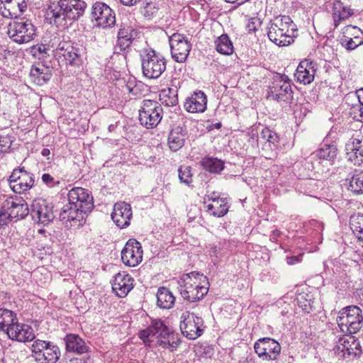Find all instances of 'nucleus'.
Returning a JSON list of instances; mask_svg holds the SVG:
<instances>
[{
	"label": "nucleus",
	"instance_id": "1",
	"mask_svg": "<svg viewBox=\"0 0 363 363\" xmlns=\"http://www.w3.org/2000/svg\"><path fill=\"white\" fill-rule=\"evenodd\" d=\"M86 3L83 0H50L45 11L47 23L66 29L84 13Z\"/></svg>",
	"mask_w": 363,
	"mask_h": 363
},
{
	"label": "nucleus",
	"instance_id": "2",
	"mask_svg": "<svg viewBox=\"0 0 363 363\" xmlns=\"http://www.w3.org/2000/svg\"><path fill=\"white\" fill-rule=\"evenodd\" d=\"M138 336L146 346L152 347V343L156 340V345L169 349L171 352L174 351L181 343L178 335L171 332L160 319L152 320L151 325L140 330Z\"/></svg>",
	"mask_w": 363,
	"mask_h": 363
},
{
	"label": "nucleus",
	"instance_id": "3",
	"mask_svg": "<svg viewBox=\"0 0 363 363\" xmlns=\"http://www.w3.org/2000/svg\"><path fill=\"white\" fill-rule=\"evenodd\" d=\"M140 58L143 74L148 79H157L166 70L165 57L149 46L142 49Z\"/></svg>",
	"mask_w": 363,
	"mask_h": 363
},
{
	"label": "nucleus",
	"instance_id": "4",
	"mask_svg": "<svg viewBox=\"0 0 363 363\" xmlns=\"http://www.w3.org/2000/svg\"><path fill=\"white\" fill-rule=\"evenodd\" d=\"M7 34L16 43H28L36 35V27L28 18H16L9 23Z\"/></svg>",
	"mask_w": 363,
	"mask_h": 363
},
{
	"label": "nucleus",
	"instance_id": "5",
	"mask_svg": "<svg viewBox=\"0 0 363 363\" xmlns=\"http://www.w3.org/2000/svg\"><path fill=\"white\" fill-rule=\"evenodd\" d=\"M337 323L342 333H356L363 325L362 309L357 306L343 308L337 317Z\"/></svg>",
	"mask_w": 363,
	"mask_h": 363
},
{
	"label": "nucleus",
	"instance_id": "6",
	"mask_svg": "<svg viewBox=\"0 0 363 363\" xmlns=\"http://www.w3.org/2000/svg\"><path fill=\"white\" fill-rule=\"evenodd\" d=\"M30 350L31 357L38 363H56L61 356L60 347L50 341L35 340Z\"/></svg>",
	"mask_w": 363,
	"mask_h": 363
},
{
	"label": "nucleus",
	"instance_id": "7",
	"mask_svg": "<svg viewBox=\"0 0 363 363\" xmlns=\"http://www.w3.org/2000/svg\"><path fill=\"white\" fill-rule=\"evenodd\" d=\"M163 117V108L161 104L154 100H144L139 110L140 124L147 129L156 128Z\"/></svg>",
	"mask_w": 363,
	"mask_h": 363
},
{
	"label": "nucleus",
	"instance_id": "8",
	"mask_svg": "<svg viewBox=\"0 0 363 363\" xmlns=\"http://www.w3.org/2000/svg\"><path fill=\"white\" fill-rule=\"evenodd\" d=\"M268 94L277 101L291 104L294 97L289 77L279 74L274 76L272 85L269 86Z\"/></svg>",
	"mask_w": 363,
	"mask_h": 363
},
{
	"label": "nucleus",
	"instance_id": "9",
	"mask_svg": "<svg viewBox=\"0 0 363 363\" xmlns=\"http://www.w3.org/2000/svg\"><path fill=\"white\" fill-rule=\"evenodd\" d=\"M57 51L64 57L67 65L78 68L82 65L85 48L82 45L71 40L62 41Z\"/></svg>",
	"mask_w": 363,
	"mask_h": 363
},
{
	"label": "nucleus",
	"instance_id": "10",
	"mask_svg": "<svg viewBox=\"0 0 363 363\" xmlns=\"http://www.w3.org/2000/svg\"><path fill=\"white\" fill-rule=\"evenodd\" d=\"M180 330L184 336L189 340H196L204 330L203 320L194 313L186 311L181 317Z\"/></svg>",
	"mask_w": 363,
	"mask_h": 363
},
{
	"label": "nucleus",
	"instance_id": "11",
	"mask_svg": "<svg viewBox=\"0 0 363 363\" xmlns=\"http://www.w3.org/2000/svg\"><path fill=\"white\" fill-rule=\"evenodd\" d=\"M9 186L16 194H23L34 186V174L18 167L13 170L8 179Z\"/></svg>",
	"mask_w": 363,
	"mask_h": 363
},
{
	"label": "nucleus",
	"instance_id": "12",
	"mask_svg": "<svg viewBox=\"0 0 363 363\" xmlns=\"http://www.w3.org/2000/svg\"><path fill=\"white\" fill-rule=\"evenodd\" d=\"M255 353L263 360H276L281 352L279 343L271 337H262L254 344Z\"/></svg>",
	"mask_w": 363,
	"mask_h": 363
},
{
	"label": "nucleus",
	"instance_id": "13",
	"mask_svg": "<svg viewBox=\"0 0 363 363\" xmlns=\"http://www.w3.org/2000/svg\"><path fill=\"white\" fill-rule=\"evenodd\" d=\"M169 41L172 58L177 62H185L191 49V44L186 37L174 33L169 37Z\"/></svg>",
	"mask_w": 363,
	"mask_h": 363
},
{
	"label": "nucleus",
	"instance_id": "14",
	"mask_svg": "<svg viewBox=\"0 0 363 363\" xmlns=\"http://www.w3.org/2000/svg\"><path fill=\"white\" fill-rule=\"evenodd\" d=\"M68 201L85 214L94 208L93 197L89 190L82 187H74L69 191Z\"/></svg>",
	"mask_w": 363,
	"mask_h": 363
},
{
	"label": "nucleus",
	"instance_id": "15",
	"mask_svg": "<svg viewBox=\"0 0 363 363\" xmlns=\"http://www.w3.org/2000/svg\"><path fill=\"white\" fill-rule=\"evenodd\" d=\"M91 14L96 24L104 28L111 27L116 23L114 11L102 1H96L92 5Z\"/></svg>",
	"mask_w": 363,
	"mask_h": 363
},
{
	"label": "nucleus",
	"instance_id": "16",
	"mask_svg": "<svg viewBox=\"0 0 363 363\" xmlns=\"http://www.w3.org/2000/svg\"><path fill=\"white\" fill-rule=\"evenodd\" d=\"M179 290L182 297L189 303H194L203 298L208 294V285H201L200 282L184 281L179 283Z\"/></svg>",
	"mask_w": 363,
	"mask_h": 363
},
{
	"label": "nucleus",
	"instance_id": "17",
	"mask_svg": "<svg viewBox=\"0 0 363 363\" xmlns=\"http://www.w3.org/2000/svg\"><path fill=\"white\" fill-rule=\"evenodd\" d=\"M54 206L45 200L34 201L30 208V216L35 222L46 225L54 220Z\"/></svg>",
	"mask_w": 363,
	"mask_h": 363
},
{
	"label": "nucleus",
	"instance_id": "18",
	"mask_svg": "<svg viewBox=\"0 0 363 363\" xmlns=\"http://www.w3.org/2000/svg\"><path fill=\"white\" fill-rule=\"evenodd\" d=\"M140 31L132 26L123 24L121 26L117 35L116 45L114 46V53L120 54L125 52L131 44L140 37Z\"/></svg>",
	"mask_w": 363,
	"mask_h": 363
},
{
	"label": "nucleus",
	"instance_id": "19",
	"mask_svg": "<svg viewBox=\"0 0 363 363\" xmlns=\"http://www.w3.org/2000/svg\"><path fill=\"white\" fill-rule=\"evenodd\" d=\"M143 250L141 244L135 239H130L121 252V259L128 267H135L141 262Z\"/></svg>",
	"mask_w": 363,
	"mask_h": 363
},
{
	"label": "nucleus",
	"instance_id": "20",
	"mask_svg": "<svg viewBox=\"0 0 363 363\" xmlns=\"http://www.w3.org/2000/svg\"><path fill=\"white\" fill-rule=\"evenodd\" d=\"M84 212L70 202L65 205L60 213L59 218L67 228L79 227L84 223Z\"/></svg>",
	"mask_w": 363,
	"mask_h": 363
},
{
	"label": "nucleus",
	"instance_id": "21",
	"mask_svg": "<svg viewBox=\"0 0 363 363\" xmlns=\"http://www.w3.org/2000/svg\"><path fill=\"white\" fill-rule=\"evenodd\" d=\"M335 347L337 354L345 358L351 355L356 357L362 353L359 340L352 335H343Z\"/></svg>",
	"mask_w": 363,
	"mask_h": 363
},
{
	"label": "nucleus",
	"instance_id": "22",
	"mask_svg": "<svg viewBox=\"0 0 363 363\" xmlns=\"http://www.w3.org/2000/svg\"><path fill=\"white\" fill-rule=\"evenodd\" d=\"M346 157L354 165L363 163V136L353 135L345 145Z\"/></svg>",
	"mask_w": 363,
	"mask_h": 363
},
{
	"label": "nucleus",
	"instance_id": "23",
	"mask_svg": "<svg viewBox=\"0 0 363 363\" xmlns=\"http://www.w3.org/2000/svg\"><path fill=\"white\" fill-rule=\"evenodd\" d=\"M5 333L8 337L12 340L26 342L35 339V334L32 327L24 323H13L10 328H5Z\"/></svg>",
	"mask_w": 363,
	"mask_h": 363
},
{
	"label": "nucleus",
	"instance_id": "24",
	"mask_svg": "<svg viewBox=\"0 0 363 363\" xmlns=\"http://www.w3.org/2000/svg\"><path fill=\"white\" fill-rule=\"evenodd\" d=\"M132 215L130 204L120 201L114 204L111 216L113 221L118 228H125L130 225Z\"/></svg>",
	"mask_w": 363,
	"mask_h": 363
},
{
	"label": "nucleus",
	"instance_id": "25",
	"mask_svg": "<svg viewBox=\"0 0 363 363\" xmlns=\"http://www.w3.org/2000/svg\"><path fill=\"white\" fill-rule=\"evenodd\" d=\"M4 208L8 210L11 219L25 218L29 213L28 203L21 197H9L4 201Z\"/></svg>",
	"mask_w": 363,
	"mask_h": 363
},
{
	"label": "nucleus",
	"instance_id": "26",
	"mask_svg": "<svg viewBox=\"0 0 363 363\" xmlns=\"http://www.w3.org/2000/svg\"><path fill=\"white\" fill-rule=\"evenodd\" d=\"M316 71V63L311 60L306 59L299 63L294 77L297 82L305 85L310 84L314 80Z\"/></svg>",
	"mask_w": 363,
	"mask_h": 363
},
{
	"label": "nucleus",
	"instance_id": "27",
	"mask_svg": "<svg viewBox=\"0 0 363 363\" xmlns=\"http://www.w3.org/2000/svg\"><path fill=\"white\" fill-rule=\"evenodd\" d=\"M134 279L125 272H118L114 276L112 282V289L118 297H125L133 288Z\"/></svg>",
	"mask_w": 363,
	"mask_h": 363
},
{
	"label": "nucleus",
	"instance_id": "28",
	"mask_svg": "<svg viewBox=\"0 0 363 363\" xmlns=\"http://www.w3.org/2000/svg\"><path fill=\"white\" fill-rule=\"evenodd\" d=\"M207 97L203 91L194 92L184 102V108L189 113H203L206 109Z\"/></svg>",
	"mask_w": 363,
	"mask_h": 363
},
{
	"label": "nucleus",
	"instance_id": "29",
	"mask_svg": "<svg viewBox=\"0 0 363 363\" xmlns=\"http://www.w3.org/2000/svg\"><path fill=\"white\" fill-rule=\"evenodd\" d=\"M268 28L267 35L269 39L279 47L288 46L292 44L297 35L296 33H293V35H291V33L271 25Z\"/></svg>",
	"mask_w": 363,
	"mask_h": 363
},
{
	"label": "nucleus",
	"instance_id": "30",
	"mask_svg": "<svg viewBox=\"0 0 363 363\" xmlns=\"http://www.w3.org/2000/svg\"><path fill=\"white\" fill-rule=\"evenodd\" d=\"M186 133V128L179 125L171 130L168 135V145L172 151L176 152L184 145Z\"/></svg>",
	"mask_w": 363,
	"mask_h": 363
},
{
	"label": "nucleus",
	"instance_id": "31",
	"mask_svg": "<svg viewBox=\"0 0 363 363\" xmlns=\"http://www.w3.org/2000/svg\"><path fill=\"white\" fill-rule=\"evenodd\" d=\"M66 350L79 354L86 353L89 347L86 345L84 340L76 334H68L64 338Z\"/></svg>",
	"mask_w": 363,
	"mask_h": 363
},
{
	"label": "nucleus",
	"instance_id": "32",
	"mask_svg": "<svg viewBox=\"0 0 363 363\" xmlns=\"http://www.w3.org/2000/svg\"><path fill=\"white\" fill-rule=\"evenodd\" d=\"M52 76V70L49 67H38L33 65L30 70L29 77L33 83L43 86L47 84Z\"/></svg>",
	"mask_w": 363,
	"mask_h": 363
},
{
	"label": "nucleus",
	"instance_id": "33",
	"mask_svg": "<svg viewBox=\"0 0 363 363\" xmlns=\"http://www.w3.org/2000/svg\"><path fill=\"white\" fill-rule=\"evenodd\" d=\"M347 189L356 195L363 194V171L354 169L345 179Z\"/></svg>",
	"mask_w": 363,
	"mask_h": 363
},
{
	"label": "nucleus",
	"instance_id": "34",
	"mask_svg": "<svg viewBox=\"0 0 363 363\" xmlns=\"http://www.w3.org/2000/svg\"><path fill=\"white\" fill-rule=\"evenodd\" d=\"M7 9L2 12V16L7 18H17L18 13H23L27 8L25 0H4Z\"/></svg>",
	"mask_w": 363,
	"mask_h": 363
},
{
	"label": "nucleus",
	"instance_id": "35",
	"mask_svg": "<svg viewBox=\"0 0 363 363\" xmlns=\"http://www.w3.org/2000/svg\"><path fill=\"white\" fill-rule=\"evenodd\" d=\"M338 154V149L335 143L330 144L323 142L315 152L316 157L321 160L333 162Z\"/></svg>",
	"mask_w": 363,
	"mask_h": 363
},
{
	"label": "nucleus",
	"instance_id": "36",
	"mask_svg": "<svg viewBox=\"0 0 363 363\" xmlns=\"http://www.w3.org/2000/svg\"><path fill=\"white\" fill-rule=\"evenodd\" d=\"M332 14L334 19L335 27H337L340 21L345 20L353 14L350 8L344 6L340 0H334L332 7Z\"/></svg>",
	"mask_w": 363,
	"mask_h": 363
},
{
	"label": "nucleus",
	"instance_id": "37",
	"mask_svg": "<svg viewBox=\"0 0 363 363\" xmlns=\"http://www.w3.org/2000/svg\"><path fill=\"white\" fill-rule=\"evenodd\" d=\"M199 164L204 170L215 174H220L225 168L224 161L210 156L203 157Z\"/></svg>",
	"mask_w": 363,
	"mask_h": 363
},
{
	"label": "nucleus",
	"instance_id": "38",
	"mask_svg": "<svg viewBox=\"0 0 363 363\" xmlns=\"http://www.w3.org/2000/svg\"><path fill=\"white\" fill-rule=\"evenodd\" d=\"M175 303V297L169 289L160 287L157 292V305L162 309H170Z\"/></svg>",
	"mask_w": 363,
	"mask_h": 363
},
{
	"label": "nucleus",
	"instance_id": "39",
	"mask_svg": "<svg viewBox=\"0 0 363 363\" xmlns=\"http://www.w3.org/2000/svg\"><path fill=\"white\" fill-rule=\"evenodd\" d=\"M269 25L286 30V32L291 33V35H293V33L298 32L297 28H296V25L289 16H277L270 21Z\"/></svg>",
	"mask_w": 363,
	"mask_h": 363
},
{
	"label": "nucleus",
	"instance_id": "40",
	"mask_svg": "<svg viewBox=\"0 0 363 363\" xmlns=\"http://www.w3.org/2000/svg\"><path fill=\"white\" fill-rule=\"evenodd\" d=\"M348 28L354 31V37L349 38L344 36L342 44L348 50H352L357 48L359 45H363V32L357 26H349Z\"/></svg>",
	"mask_w": 363,
	"mask_h": 363
},
{
	"label": "nucleus",
	"instance_id": "41",
	"mask_svg": "<svg viewBox=\"0 0 363 363\" xmlns=\"http://www.w3.org/2000/svg\"><path fill=\"white\" fill-rule=\"evenodd\" d=\"M160 102L167 107H173L178 104L177 90L175 88L163 89L159 94Z\"/></svg>",
	"mask_w": 363,
	"mask_h": 363
},
{
	"label": "nucleus",
	"instance_id": "42",
	"mask_svg": "<svg viewBox=\"0 0 363 363\" xmlns=\"http://www.w3.org/2000/svg\"><path fill=\"white\" fill-rule=\"evenodd\" d=\"M216 50L218 52L230 55L233 52V45L227 34H222L215 40Z\"/></svg>",
	"mask_w": 363,
	"mask_h": 363
},
{
	"label": "nucleus",
	"instance_id": "43",
	"mask_svg": "<svg viewBox=\"0 0 363 363\" xmlns=\"http://www.w3.org/2000/svg\"><path fill=\"white\" fill-rule=\"evenodd\" d=\"M261 138L266 140V145H268L272 150H277L279 146L280 137L275 131L264 127L260 133Z\"/></svg>",
	"mask_w": 363,
	"mask_h": 363
},
{
	"label": "nucleus",
	"instance_id": "44",
	"mask_svg": "<svg viewBox=\"0 0 363 363\" xmlns=\"http://www.w3.org/2000/svg\"><path fill=\"white\" fill-rule=\"evenodd\" d=\"M17 319L16 314L13 311L0 308V330L5 333V328L17 323Z\"/></svg>",
	"mask_w": 363,
	"mask_h": 363
},
{
	"label": "nucleus",
	"instance_id": "45",
	"mask_svg": "<svg viewBox=\"0 0 363 363\" xmlns=\"http://www.w3.org/2000/svg\"><path fill=\"white\" fill-rule=\"evenodd\" d=\"M350 225L358 240L363 242V214L357 213L351 216Z\"/></svg>",
	"mask_w": 363,
	"mask_h": 363
},
{
	"label": "nucleus",
	"instance_id": "46",
	"mask_svg": "<svg viewBox=\"0 0 363 363\" xmlns=\"http://www.w3.org/2000/svg\"><path fill=\"white\" fill-rule=\"evenodd\" d=\"M296 301L298 306L307 313H310L315 309V298L311 294H299L296 298Z\"/></svg>",
	"mask_w": 363,
	"mask_h": 363
},
{
	"label": "nucleus",
	"instance_id": "47",
	"mask_svg": "<svg viewBox=\"0 0 363 363\" xmlns=\"http://www.w3.org/2000/svg\"><path fill=\"white\" fill-rule=\"evenodd\" d=\"M179 179L181 183L189 186L192 183L193 174L190 166L182 165L178 169Z\"/></svg>",
	"mask_w": 363,
	"mask_h": 363
},
{
	"label": "nucleus",
	"instance_id": "48",
	"mask_svg": "<svg viewBox=\"0 0 363 363\" xmlns=\"http://www.w3.org/2000/svg\"><path fill=\"white\" fill-rule=\"evenodd\" d=\"M230 206L228 202L225 201L223 203L220 202L216 203V210L212 212V215L215 217H223L228 212Z\"/></svg>",
	"mask_w": 363,
	"mask_h": 363
},
{
	"label": "nucleus",
	"instance_id": "49",
	"mask_svg": "<svg viewBox=\"0 0 363 363\" xmlns=\"http://www.w3.org/2000/svg\"><path fill=\"white\" fill-rule=\"evenodd\" d=\"M11 137L9 135H0V155L7 152L12 145Z\"/></svg>",
	"mask_w": 363,
	"mask_h": 363
},
{
	"label": "nucleus",
	"instance_id": "50",
	"mask_svg": "<svg viewBox=\"0 0 363 363\" xmlns=\"http://www.w3.org/2000/svg\"><path fill=\"white\" fill-rule=\"evenodd\" d=\"M350 115L352 116L355 121L363 123L362 105L360 103H359V104L354 105L351 108Z\"/></svg>",
	"mask_w": 363,
	"mask_h": 363
},
{
	"label": "nucleus",
	"instance_id": "51",
	"mask_svg": "<svg viewBox=\"0 0 363 363\" xmlns=\"http://www.w3.org/2000/svg\"><path fill=\"white\" fill-rule=\"evenodd\" d=\"M199 277L202 278V279H203V281H205L206 282V285H209L207 277L203 276V274H200L198 272H190L189 274H184L183 276V277L180 279L179 283H183L184 281H190L191 282L192 278H194L195 279H197V277Z\"/></svg>",
	"mask_w": 363,
	"mask_h": 363
},
{
	"label": "nucleus",
	"instance_id": "52",
	"mask_svg": "<svg viewBox=\"0 0 363 363\" xmlns=\"http://www.w3.org/2000/svg\"><path fill=\"white\" fill-rule=\"evenodd\" d=\"M41 179L43 184L50 188L58 186L60 184V180H55V178L48 173H44L42 175Z\"/></svg>",
	"mask_w": 363,
	"mask_h": 363
},
{
	"label": "nucleus",
	"instance_id": "53",
	"mask_svg": "<svg viewBox=\"0 0 363 363\" xmlns=\"http://www.w3.org/2000/svg\"><path fill=\"white\" fill-rule=\"evenodd\" d=\"M9 211L4 208V201L0 208V227L4 226L11 220Z\"/></svg>",
	"mask_w": 363,
	"mask_h": 363
},
{
	"label": "nucleus",
	"instance_id": "54",
	"mask_svg": "<svg viewBox=\"0 0 363 363\" xmlns=\"http://www.w3.org/2000/svg\"><path fill=\"white\" fill-rule=\"evenodd\" d=\"M49 50L48 46L45 44H37L32 47L31 52L34 56L42 54L43 56L47 54Z\"/></svg>",
	"mask_w": 363,
	"mask_h": 363
},
{
	"label": "nucleus",
	"instance_id": "55",
	"mask_svg": "<svg viewBox=\"0 0 363 363\" xmlns=\"http://www.w3.org/2000/svg\"><path fill=\"white\" fill-rule=\"evenodd\" d=\"M125 86L129 93L132 94L134 96H136L138 94V89L136 88L135 86V79H129Z\"/></svg>",
	"mask_w": 363,
	"mask_h": 363
},
{
	"label": "nucleus",
	"instance_id": "56",
	"mask_svg": "<svg viewBox=\"0 0 363 363\" xmlns=\"http://www.w3.org/2000/svg\"><path fill=\"white\" fill-rule=\"evenodd\" d=\"M152 4L151 3H148L147 2L145 4V6H144V11H143V14L146 17H151L154 15L155 13V6H152Z\"/></svg>",
	"mask_w": 363,
	"mask_h": 363
},
{
	"label": "nucleus",
	"instance_id": "57",
	"mask_svg": "<svg viewBox=\"0 0 363 363\" xmlns=\"http://www.w3.org/2000/svg\"><path fill=\"white\" fill-rule=\"evenodd\" d=\"M208 200L213 201L215 203H223L226 201L225 198H220L216 192H212L210 195L208 196Z\"/></svg>",
	"mask_w": 363,
	"mask_h": 363
},
{
	"label": "nucleus",
	"instance_id": "58",
	"mask_svg": "<svg viewBox=\"0 0 363 363\" xmlns=\"http://www.w3.org/2000/svg\"><path fill=\"white\" fill-rule=\"evenodd\" d=\"M302 257H303V254H301L298 256L287 257H286L287 263L291 265L298 263L301 261Z\"/></svg>",
	"mask_w": 363,
	"mask_h": 363
},
{
	"label": "nucleus",
	"instance_id": "59",
	"mask_svg": "<svg viewBox=\"0 0 363 363\" xmlns=\"http://www.w3.org/2000/svg\"><path fill=\"white\" fill-rule=\"evenodd\" d=\"M142 0H120V2L126 6H133L140 2Z\"/></svg>",
	"mask_w": 363,
	"mask_h": 363
},
{
	"label": "nucleus",
	"instance_id": "60",
	"mask_svg": "<svg viewBox=\"0 0 363 363\" xmlns=\"http://www.w3.org/2000/svg\"><path fill=\"white\" fill-rule=\"evenodd\" d=\"M247 28L248 33H250L255 32L257 30V28H256V26H255V24L254 22L249 23L247 26Z\"/></svg>",
	"mask_w": 363,
	"mask_h": 363
},
{
	"label": "nucleus",
	"instance_id": "61",
	"mask_svg": "<svg viewBox=\"0 0 363 363\" xmlns=\"http://www.w3.org/2000/svg\"><path fill=\"white\" fill-rule=\"evenodd\" d=\"M208 211L212 215V212L216 210V203L215 204H208L206 206Z\"/></svg>",
	"mask_w": 363,
	"mask_h": 363
},
{
	"label": "nucleus",
	"instance_id": "62",
	"mask_svg": "<svg viewBox=\"0 0 363 363\" xmlns=\"http://www.w3.org/2000/svg\"><path fill=\"white\" fill-rule=\"evenodd\" d=\"M7 9V6H6V3L4 2V0H0V13L2 15V12L4 9Z\"/></svg>",
	"mask_w": 363,
	"mask_h": 363
},
{
	"label": "nucleus",
	"instance_id": "63",
	"mask_svg": "<svg viewBox=\"0 0 363 363\" xmlns=\"http://www.w3.org/2000/svg\"><path fill=\"white\" fill-rule=\"evenodd\" d=\"M41 154L42 155L47 157L50 154V150L48 148H43Z\"/></svg>",
	"mask_w": 363,
	"mask_h": 363
},
{
	"label": "nucleus",
	"instance_id": "64",
	"mask_svg": "<svg viewBox=\"0 0 363 363\" xmlns=\"http://www.w3.org/2000/svg\"><path fill=\"white\" fill-rule=\"evenodd\" d=\"M116 126H117L116 124H111V125H109V126L108 128L109 132L114 131L116 130Z\"/></svg>",
	"mask_w": 363,
	"mask_h": 363
}]
</instances>
